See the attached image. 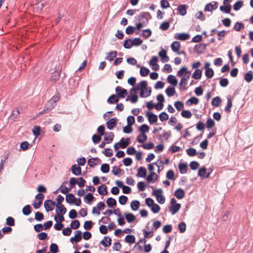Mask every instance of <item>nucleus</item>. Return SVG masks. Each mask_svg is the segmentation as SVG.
Returning <instances> with one entry per match:
<instances>
[{"instance_id": "nucleus-53", "label": "nucleus", "mask_w": 253, "mask_h": 253, "mask_svg": "<svg viewBox=\"0 0 253 253\" xmlns=\"http://www.w3.org/2000/svg\"><path fill=\"white\" fill-rule=\"evenodd\" d=\"M215 125V122L213 119L211 118H208L206 122V127L208 129H210Z\"/></svg>"}, {"instance_id": "nucleus-49", "label": "nucleus", "mask_w": 253, "mask_h": 253, "mask_svg": "<svg viewBox=\"0 0 253 253\" xmlns=\"http://www.w3.org/2000/svg\"><path fill=\"white\" fill-rule=\"evenodd\" d=\"M33 134L36 137H38L41 134V127L40 126H34L33 128Z\"/></svg>"}, {"instance_id": "nucleus-39", "label": "nucleus", "mask_w": 253, "mask_h": 253, "mask_svg": "<svg viewBox=\"0 0 253 253\" xmlns=\"http://www.w3.org/2000/svg\"><path fill=\"white\" fill-rule=\"evenodd\" d=\"M32 212V208L30 205L24 206L22 209V213L25 215H29Z\"/></svg>"}, {"instance_id": "nucleus-17", "label": "nucleus", "mask_w": 253, "mask_h": 253, "mask_svg": "<svg viewBox=\"0 0 253 253\" xmlns=\"http://www.w3.org/2000/svg\"><path fill=\"white\" fill-rule=\"evenodd\" d=\"M214 4H212L211 3L207 4L205 7V11H211L212 10L216 9L218 7V2L216 1H213Z\"/></svg>"}, {"instance_id": "nucleus-37", "label": "nucleus", "mask_w": 253, "mask_h": 253, "mask_svg": "<svg viewBox=\"0 0 253 253\" xmlns=\"http://www.w3.org/2000/svg\"><path fill=\"white\" fill-rule=\"evenodd\" d=\"M151 88H147L145 90H141L140 93V96L142 98L147 97L151 95Z\"/></svg>"}, {"instance_id": "nucleus-5", "label": "nucleus", "mask_w": 253, "mask_h": 253, "mask_svg": "<svg viewBox=\"0 0 253 253\" xmlns=\"http://www.w3.org/2000/svg\"><path fill=\"white\" fill-rule=\"evenodd\" d=\"M55 205L56 202L49 199L45 200L44 203V207L47 212L52 211Z\"/></svg>"}, {"instance_id": "nucleus-47", "label": "nucleus", "mask_w": 253, "mask_h": 253, "mask_svg": "<svg viewBox=\"0 0 253 253\" xmlns=\"http://www.w3.org/2000/svg\"><path fill=\"white\" fill-rule=\"evenodd\" d=\"M71 228L73 229H77L80 226V222L78 220L72 221L70 224Z\"/></svg>"}, {"instance_id": "nucleus-10", "label": "nucleus", "mask_w": 253, "mask_h": 253, "mask_svg": "<svg viewBox=\"0 0 253 253\" xmlns=\"http://www.w3.org/2000/svg\"><path fill=\"white\" fill-rule=\"evenodd\" d=\"M71 171L73 174L75 175H84L85 172H84V173H82V169L78 165H73L71 167Z\"/></svg>"}, {"instance_id": "nucleus-46", "label": "nucleus", "mask_w": 253, "mask_h": 253, "mask_svg": "<svg viewBox=\"0 0 253 253\" xmlns=\"http://www.w3.org/2000/svg\"><path fill=\"white\" fill-rule=\"evenodd\" d=\"M102 135L99 134H94L92 137V141L94 144H97L100 142Z\"/></svg>"}, {"instance_id": "nucleus-64", "label": "nucleus", "mask_w": 253, "mask_h": 253, "mask_svg": "<svg viewBox=\"0 0 253 253\" xmlns=\"http://www.w3.org/2000/svg\"><path fill=\"white\" fill-rule=\"evenodd\" d=\"M174 105L178 111H180L184 108V104L183 102L180 101L175 102Z\"/></svg>"}, {"instance_id": "nucleus-18", "label": "nucleus", "mask_w": 253, "mask_h": 253, "mask_svg": "<svg viewBox=\"0 0 253 253\" xmlns=\"http://www.w3.org/2000/svg\"><path fill=\"white\" fill-rule=\"evenodd\" d=\"M174 196L178 199H181L185 197V193L183 189L179 188L176 189L174 193Z\"/></svg>"}, {"instance_id": "nucleus-16", "label": "nucleus", "mask_w": 253, "mask_h": 253, "mask_svg": "<svg viewBox=\"0 0 253 253\" xmlns=\"http://www.w3.org/2000/svg\"><path fill=\"white\" fill-rule=\"evenodd\" d=\"M55 211L57 214H65L67 209L63 205H56Z\"/></svg>"}, {"instance_id": "nucleus-1", "label": "nucleus", "mask_w": 253, "mask_h": 253, "mask_svg": "<svg viewBox=\"0 0 253 253\" xmlns=\"http://www.w3.org/2000/svg\"><path fill=\"white\" fill-rule=\"evenodd\" d=\"M149 126L146 124L142 125L139 128L138 130L141 132L136 138V140L140 143H143L147 139V136L145 134L146 132H148Z\"/></svg>"}, {"instance_id": "nucleus-19", "label": "nucleus", "mask_w": 253, "mask_h": 253, "mask_svg": "<svg viewBox=\"0 0 253 253\" xmlns=\"http://www.w3.org/2000/svg\"><path fill=\"white\" fill-rule=\"evenodd\" d=\"M180 208V204L170 205V206L169 207V211L172 214H174L178 211Z\"/></svg>"}, {"instance_id": "nucleus-26", "label": "nucleus", "mask_w": 253, "mask_h": 253, "mask_svg": "<svg viewBox=\"0 0 253 253\" xmlns=\"http://www.w3.org/2000/svg\"><path fill=\"white\" fill-rule=\"evenodd\" d=\"M104 247H107L111 245L112 239L108 236H105L103 239L100 242Z\"/></svg>"}, {"instance_id": "nucleus-45", "label": "nucleus", "mask_w": 253, "mask_h": 253, "mask_svg": "<svg viewBox=\"0 0 253 253\" xmlns=\"http://www.w3.org/2000/svg\"><path fill=\"white\" fill-rule=\"evenodd\" d=\"M50 252L51 253H57L59 252V248L55 243H51L49 247Z\"/></svg>"}, {"instance_id": "nucleus-29", "label": "nucleus", "mask_w": 253, "mask_h": 253, "mask_svg": "<svg viewBox=\"0 0 253 253\" xmlns=\"http://www.w3.org/2000/svg\"><path fill=\"white\" fill-rule=\"evenodd\" d=\"M178 169L181 174H184L187 172L188 165L186 163H180L178 165Z\"/></svg>"}, {"instance_id": "nucleus-3", "label": "nucleus", "mask_w": 253, "mask_h": 253, "mask_svg": "<svg viewBox=\"0 0 253 253\" xmlns=\"http://www.w3.org/2000/svg\"><path fill=\"white\" fill-rule=\"evenodd\" d=\"M147 82L146 81H142L139 84L133 87L130 89V92H136L138 90H145L147 89Z\"/></svg>"}, {"instance_id": "nucleus-38", "label": "nucleus", "mask_w": 253, "mask_h": 253, "mask_svg": "<svg viewBox=\"0 0 253 253\" xmlns=\"http://www.w3.org/2000/svg\"><path fill=\"white\" fill-rule=\"evenodd\" d=\"M76 198L72 193H69L66 195V201L69 204H73L75 201Z\"/></svg>"}, {"instance_id": "nucleus-62", "label": "nucleus", "mask_w": 253, "mask_h": 253, "mask_svg": "<svg viewBox=\"0 0 253 253\" xmlns=\"http://www.w3.org/2000/svg\"><path fill=\"white\" fill-rule=\"evenodd\" d=\"M205 75L208 78H211L214 75V71L212 68L205 70Z\"/></svg>"}, {"instance_id": "nucleus-42", "label": "nucleus", "mask_w": 253, "mask_h": 253, "mask_svg": "<svg viewBox=\"0 0 253 253\" xmlns=\"http://www.w3.org/2000/svg\"><path fill=\"white\" fill-rule=\"evenodd\" d=\"M150 73L149 69L145 67H141L140 74L142 77L147 76Z\"/></svg>"}, {"instance_id": "nucleus-8", "label": "nucleus", "mask_w": 253, "mask_h": 253, "mask_svg": "<svg viewBox=\"0 0 253 253\" xmlns=\"http://www.w3.org/2000/svg\"><path fill=\"white\" fill-rule=\"evenodd\" d=\"M181 81L179 83V86L180 89H182L183 90L187 89V87H186V85L187 84V81L190 78V75H185L184 77H181Z\"/></svg>"}, {"instance_id": "nucleus-35", "label": "nucleus", "mask_w": 253, "mask_h": 253, "mask_svg": "<svg viewBox=\"0 0 253 253\" xmlns=\"http://www.w3.org/2000/svg\"><path fill=\"white\" fill-rule=\"evenodd\" d=\"M166 93L169 97L172 96L175 93V89L174 86H169L166 90Z\"/></svg>"}, {"instance_id": "nucleus-14", "label": "nucleus", "mask_w": 253, "mask_h": 253, "mask_svg": "<svg viewBox=\"0 0 253 253\" xmlns=\"http://www.w3.org/2000/svg\"><path fill=\"white\" fill-rule=\"evenodd\" d=\"M117 124V119L116 118H113L108 120L106 123L107 128L111 130L116 126Z\"/></svg>"}, {"instance_id": "nucleus-54", "label": "nucleus", "mask_w": 253, "mask_h": 253, "mask_svg": "<svg viewBox=\"0 0 253 253\" xmlns=\"http://www.w3.org/2000/svg\"><path fill=\"white\" fill-rule=\"evenodd\" d=\"M60 72L55 71L53 72L51 76V81L52 82H56V81L58 80L60 78Z\"/></svg>"}, {"instance_id": "nucleus-44", "label": "nucleus", "mask_w": 253, "mask_h": 253, "mask_svg": "<svg viewBox=\"0 0 253 253\" xmlns=\"http://www.w3.org/2000/svg\"><path fill=\"white\" fill-rule=\"evenodd\" d=\"M125 241L130 244L134 243L135 241V237L133 235H127L125 237Z\"/></svg>"}, {"instance_id": "nucleus-43", "label": "nucleus", "mask_w": 253, "mask_h": 253, "mask_svg": "<svg viewBox=\"0 0 253 253\" xmlns=\"http://www.w3.org/2000/svg\"><path fill=\"white\" fill-rule=\"evenodd\" d=\"M94 199L95 197L93 196L92 194L91 193H88L85 195L84 197V201L86 203L90 204L94 200Z\"/></svg>"}, {"instance_id": "nucleus-59", "label": "nucleus", "mask_w": 253, "mask_h": 253, "mask_svg": "<svg viewBox=\"0 0 253 253\" xmlns=\"http://www.w3.org/2000/svg\"><path fill=\"white\" fill-rule=\"evenodd\" d=\"M44 218L43 214L40 212L37 211L35 213V219L38 221H41Z\"/></svg>"}, {"instance_id": "nucleus-12", "label": "nucleus", "mask_w": 253, "mask_h": 253, "mask_svg": "<svg viewBox=\"0 0 253 253\" xmlns=\"http://www.w3.org/2000/svg\"><path fill=\"white\" fill-rule=\"evenodd\" d=\"M51 102H49V101L47 102V103L45 105L43 111L39 113V115L43 114V113H47L55 107V106L53 105V104Z\"/></svg>"}, {"instance_id": "nucleus-27", "label": "nucleus", "mask_w": 253, "mask_h": 253, "mask_svg": "<svg viewBox=\"0 0 253 253\" xmlns=\"http://www.w3.org/2000/svg\"><path fill=\"white\" fill-rule=\"evenodd\" d=\"M114 134L112 132H106L105 134V136L104 137V139L105 141H107L106 143L108 144L111 143L114 138Z\"/></svg>"}, {"instance_id": "nucleus-58", "label": "nucleus", "mask_w": 253, "mask_h": 253, "mask_svg": "<svg viewBox=\"0 0 253 253\" xmlns=\"http://www.w3.org/2000/svg\"><path fill=\"white\" fill-rule=\"evenodd\" d=\"M232 106V103L231 99L230 98H227V105H226L224 110L225 111L229 113L231 111V108Z\"/></svg>"}, {"instance_id": "nucleus-57", "label": "nucleus", "mask_w": 253, "mask_h": 253, "mask_svg": "<svg viewBox=\"0 0 253 253\" xmlns=\"http://www.w3.org/2000/svg\"><path fill=\"white\" fill-rule=\"evenodd\" d=\"M229 84L228 80L227 78H220L219 80V84L221 87H225Z\"/></svg>"}, {"instance_id": "nucleus-11", "label": "nucleus", "mask_w": 253, "mask_h": 253, "mask_svg": "<svg viewBox=\"0 0 253 253\" xmlns=\"http://www.w3.org/2000/svg\"><path fill=\"white\" fill-rule=\"evenodd\" d=\"M190 38V35L185 33H176L174 35V39L181 41H185Z\"/></svg>"}, {"instance_id": "nucleus-40", "label": "nucleus", "mask_w": 253, "mask_h": 253, "mask_svg": "<svg viewBox=\"0 0 253 253\" xmlns=\"http://www.w3.org/2000/svg\"><path fill=\"white\" fill-rule=\"evenodd\" d=\"M244 79L248 83H250L253 79V73L252 71H248L244 75Z\"/></svg>"}, {"instance_id": "nucleus-60", "label": "nucleus", "mask_w": 253, "mask_h": 253, "mask_svg": "<svg viewBox=\"0 0 253 253\" xmlns=\"http://www.w3.org/2000/svg\"><path fill=\"white\" fill-rule=\"evenodd\" d=\"M186 153L189 156L193 157L196 155L197 151L195 148H189L186 150Z\"/></svg>"}, {"instance_id": "nucleus-30", "label": "nucleus", "mask_w": 253, "mask_h": 253, "mask_svg": "<svg viewBox=\"0 0 253 253\" xmlns=\"http://www.w3.org/2000/svg\"><path fill=\"white\" fill-rule=\"evenodd\" d=\"M187 6L185 4H179L177 8V10L181 16H184L186 14Z\"/></svg>"}, {"instance_id": "nucleus-33", "label": "nucleus", "mask_w": 253, "mask_h": 253, "mask_svg": "<svg viewBox=\"0 0 253 253\" xmlns=\"http://www.w3.org/2000/svg\"><path fill=\"white\" fill-rule=\"evenodd\" d=\"M202 71L201 69H197L192 75V78L195 80H199L201 78Z\"/></svg>"}, {"instance_id": "nucleus-63", "label": "nucleus", "mask_w": 253, "mask_h": 253, "mask_svg": "<svg viewBox=\"0 0 253 253\" xmlns=\"http://www.w3.org/2000/svg\"><path fill=\"white\" fill-rule=\"evenodd\" d=\"M6 224L9 226H13L15 225V219L13 217L9 216L6 219Z\"/></svg>"}, {"instance_id": "nucleus-34", "label": "nucleus", "mask_w": 253, "mask_h": 253, "mask_svg": "<svg viewBox=\"0 0 253 253\" xmlns=\"http://www.w3.org/2000/svg\"><path fill=\"white\" fill-rule=\"evenodd\" d=\"M106 204L108 207L113 208L114 207L116 206L117 201L115 199L110 197L106 200Z\"/></svg>"}, {"instance_id": "nucleus-32", "label": "nucleus", "mask_w": 253, "mask_h": 253, "mask_svg": "<svg viewBox=\"0 0 253 253\" xmlns=\"http://www.w3.org/2000/svg\"><path fill=\"white\" fill-rule=\"evenodd\" d=\"M199 100L198 98L193 96L189 99L185 103L187 105H192L193 104L197 105L199 103Z\"/></svg>"}, {"instance_id": "nucleus-21", "label": "nucleus", "mask_w": 253, "mask_h": 253, "mask_svg": "<svg viewBox=\"0 0 253 253\" xmlns=\"http://www.w3.org/2000/svg\"><path fill=\"white\" fill-rule=\"evenodd\" d=\"M219 9L221 11L225 13H230L231 15L234 16V14L230 13L231 10V5L230 4H226L221 5L219 7Z\"/></svg>"}, {"instance_id": "nucleus-13", "label": "nucleus", "mask_w": 253, "mask_h": 253, "mask_svg": "<svg viewBox=\"0 0 253 253\" xmlns=\"http://www.w3.org/2000/svg\"><path fill=\"white\" fill-rule=\"evenodd\" d=\"M158 175L155 172H150L146 179L148 183H154L158 179Z\"/></svg>"}, {"instance_id": "nucleus-9", "label": "nucleus", "mask_w": 253, "mask_h": 253, "mask_svg": "<svg viewBox=\"0 0 253 253\" xmlns=\"http://www.w3.org/2000/svg\"><path fill=\"white\" fill-rule=\"evenodd\" d=\"M158 55L161 58V60L162 63H165L169 60V57L167 55V50L164 48L159 52Z\"/></svg>"}, {"instance_id": "nucleus-6", "label": "nucleus", "mask_w": 253, "mask_h": 253, "mask_svg": "<svg viewBox=\"0 0 253 253\" xmlns=\"http://www.w3.org/2000/svg\"><path fill=\"white\" fill-rule=\"evenodd\" d=\"M116 95L119 96V98H124L127 94V90L122 88L120 86H118L115 88Z\"/></svg>"}, {"instance_id": "nucleus-20", "label": "nucleus", "mask_w": 253, "mask_h": 253, "mask_svg": "<svg viewBox=\"0 0 253 253\" xmlns=\"http://www.w3.org/2000/svg\"><path fill=\"white\" fill-rule=\"evenodd\" d=\"M185 75H190V72L188 71V68L186 66H184L180 68L177 73V76L178 77H184Z\"/></svg>"}, {"instance_id": "nucleus-24", "label": "nucleus", "mask_w": 253, "mask_h": 253, "mask_svg": "<svg viewBox=\"0 0 253 253\" xmlns=\"http://www.w3.org/2000/svg\"><path fill=\"white\" fill-rule=\"evenodd\" d=\"M147 170L145 168L140 167L137 169L136 176L137 177H145L146 176Z\"/></svg>"}, {"instance_id": "nucleus-22", "label": "nucleus", "mask_w": 253, "mask_h": 253, "mask_svg": "<svg viewBox=\"0 0 253 253\" xmlns=\"http://www.w3.org/2000/svg\"><path fill=\"white\" fill-rule=\"evenodd\" d=\"M167 82L170 84L172 86H175L177 84L178 81L174 76L169 75L167 78Z\"/></svg>"}, {"instance_id": "nucleus-51", "label": "nucleus", "mask_w": 253, "mask_h": 253, "mask_svg": "<svg viewBox=\"0 0 253 253\" xmlns=\"http://www.w3.org/2000/svg\"><path fill=\"white\" fill-rule=\"evenodd\" d=\"M243 1L242 0H238L233 5V9L235 11L239 10L243 6Z\"/></svg>"}, {"instance_id": "nucleus-28", "label": "nucleus", "mask_w": 253, "mask_h": 253, "mask_svg": "<svg viewBox=\"0 0 253 253\" xmlns=\"http://www.w3.org/2000/svg\"><path fill=\"white\" fill-rule=\"evenodd\" d=\"M138 99V96L136 94H132L131 93L129 95H128L126 99V101H130L132 103H135L137 102Z\"/></svg>"}, {"instance_id": "nucleus-52", "label": "nucleus", "mask_w": 253, "mask_h": 253, "mask_svg": "<svg viewBox=\"0 0 253 253\" xmlns=\"http://www.w3.org/2000/svg\"><path fill=\"white\" fill-rule=\"evenodd\" d=\"M100 170L103 173H108L110 170V166L108 164H103L100 168Z\"/></svg>"}, {"instance_id": "nucleus-48", "label": "nucleus", "mask_w": 253, "mask_h": 253, "mask_svg": "<svg viewBox=\"0 0 253 253\" xmlns=\"http://www.w3.org/2000/svg\"><path fill=\"white\" fill-rule=\"evenodd\" d=\"M93 223L91 220H87L84 222V228L85 230L88 231L91 230Z\"/></svg>"}, {"instance_id": "nucleus-2", "label": "nucleus", "mask_w": 253, "mask_h": 253, "mask_svg": "<svg viewBox=\"0 0 253 253\" xmlns=\"http://www.w3.org/2000/svg\"><path fill=\"white\" fill-rule=\"evenodd\" d=\"M153 189L152 195H154L157 202L160 204H163L165 202V197L163 195V191L162 189H154L153 186H150Z\"/></svg>"}, {"instance_id": "nucleus-15", "label": "nucleus", "mask_w": 253, "mask_h": 253, "mask_svg": "<svg viewBox=\"0 0 253 253\" xmlns=\"http://www.w3.org/2000/svg\"><path fill=\"white\" fill-rule=\"evenodd\" d=\"M119 143L120 145V147L122 149H125L130 144V139L129 138H125L123 137L120 140Z\"/></svg>"}, {"instance_id": "nucleus-41", "label": "nucleus", "mask_w": 253, "mask_h": 253, "mask_svg": "<svg viewBox=\"0 0 253 253\" xmlns=\"http://www.w3.org/2000/svg\"><path fill=\"white\" fill-rule=\"evenodd\" d=\"M221 103V99L219 96H216L212 98L211 101V105L213 106L218 107L219 106Z\"/></svg>"}, {"instance_id": "nucleus-50", "label": "nucleus", "mask_w": 253, "mask_h": 253, "mask_svg": "<svg viewBox=\"0 0 253 253\" xmlns=\"http://www.w3.org/2000/svg\"><path fill=\"white\" fill-rule=\"evenodd\" d=\"M181 115L184 118L189 119L192 116V113L189 110H183L181 112Z\"/></svg>"}, {"instance_id": "nucleus-56", "label": "nucleus", "mask_w": 253, "mask_h": 253, "mask_svg": "<svg viewBox=\"0 0 253 253\" xmlns=\"http://www.w3.org/2000/svg\"><path fill=\"white\" fill-rule=\"evenodd\" d=\"M151 210L154 213H157L160 211L161 208L159 205L154 203V205L151 207Z\"/></svg>"}, {"instance_id": "nucleus-25", "label": "nucleus", "mask_w": 253, "mask_h": 253, "mask_svg": "<svg viewBox=\"0 0 253 253\" xmlns=\"http://www.w3.org/2000/svg\"><path fill=\"white\" fill-rule=\"evenodd\" d=\"M124 215L128 223H132L136 220V216L132 213H124Z\"/></svg>"}, {"instance_id": "nucleus-31", "label": "nucleus", "mask_w": 253, "mask_h": 253, "mask_svg": "<svg viewBox=\"0 0 253 253\" xmlns=\"http://www.w3.org/2000/svg\"><path fill=\"white\" fill-rule=\"evenodd\" d=\"M119 100V96L116 94H112L109 96L107 101L109 104H114L115 103H118Z\"/></svg>"}, {"instance_id": "nucleus-55", "label": "nucleus", "mask_w": 253, "mask_h": 253, "mask_svg": "<svg viewBox=\"0 0 253 253\" xmlns=\"http://www.w3.org/2000/svg\"><path fill=\"white\" fill-rule=\"evenodd\" d=\"M117 51H113L108 53V55L106 57V59L112 61L114 59V58L116 57L117 55Z\"/></svg>"}, {"instance_id": "nucleus-7", "label": "nucleus", "mask_w": 253, "mask_h": 253, "mask_svg": "<svg viewBox=\"0 0 253 253\" xmlns=\"http://www.w3.org/2000/svg\"><path fill=\"white\" fill-rule=\"evenodd\" d=\"M146 116L148 118V121L150 124L156 123L158 121L157 116L150 111H147Z\"/></svg>"}, {"instance_id": "nucleus-23", "label": "nucleus", "mask_w": 253, "mask_h": 253, "mask_svg": "<svg viewBox=\"0 0 253 253\" xmlns=\"http://www.w3.org/2000/svg\"><path fill=\"white\" fill-rule=\"evenodd\" d=\"M98 193L103 196L106 195L108 194L107 187L105 184H102L97 188Z\"/></svg>"}, {"instance_id": "nucleus-36", "label": "nucleus", "mask_w": 253, "mask_h": 253, "mask_svg": "<svg viewBox=\"0 0 253 253\" xmlns=\"http://www.w3.org/2000/svg\"><path fill=\"white\" fill-rule=\"evenodd\" d=\"M140 205V202L138 200H133L130 203V207L132 211H137Z\"/></svg>"}, {"instance_id": "nucleus-61", "label": "nucleus", "mask_w": 253, "mask_h": 253, "mask_svg": "<svg viewBox=\"0 0 253 253\" xmlns=\"http://www.w3.org/2000/svg\"><path fill=\"white\" fill-rule=\"evenodd\" d=\"M178 227L179 230V232L181 233H183L185 232L186 231V225L185 222H181L178 224Z\"/></svg>"}, {"instance_id": "nucleus-4", "label": "nucleus", "mask_w": 253, "mask_h": 253, "mask_svg": "<svg viewBox=\"0 0 253 253\" xmlns=\"http://www.w3.org/2000/svg\"><path fill=\"white\" fill-rule=\"evenodd\" d=\"M207 170L206 168L204 166L199 169L198 175L200 176L201 179L208 178L212 171V170H211L210 172H207Z\"/></svg>"}]
</instances>
